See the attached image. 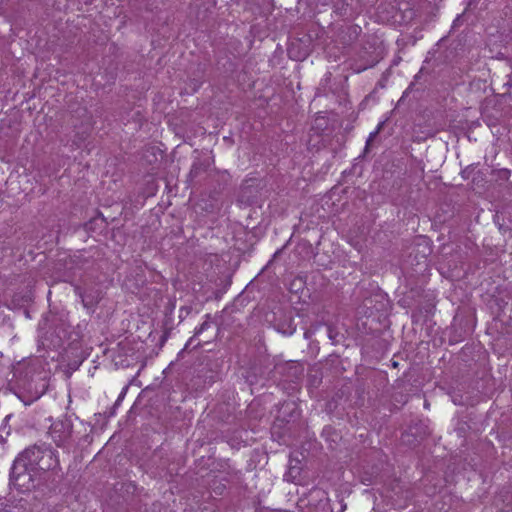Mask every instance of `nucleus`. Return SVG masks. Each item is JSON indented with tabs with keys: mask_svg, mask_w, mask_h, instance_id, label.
<instances>
[{
	"mask_svg": "<svg viewBox=\"0 0 512 512\" xmlns=\"http://www.w3.org/2000/svg\"><path fill=\"white\" fill-rule=\"evenodd\" d=\"M28 465H37L40 470L55 469L59 465L58 458L51 449H41L33 447L25 450L15 462V469L27 467Z\"/></svg>",
	"mask_w": 512,
	"mask_h": 512,
	"instance_id": "nucleus-1",
	"label": "nucleus"
},
{
	"mask_svg": "<svg viewBox=\"0 0 512 512\" xmlns=\"http://www.w3.org/2000/svg\"><path fill=\"white\" fill-rule=\"evenodd\" d=\"M72 434V424L68 419L55 421L50 427V435L57 446L64 445Z\"/></svg>",
	"mask_w": 512,
	"mask_h": 512,
	"instance_id": "nucleus-2",
	"label": "nucleus"
},
{
	"mask_svg": "<svg viewBox=\"0 0 512 512\" xmlns=\"http://www.w3.org/2000/svg\"><path fill=\"white\" fill-rule=\"evenodd\" d=\"M362 33V28L359 25H346L342 26L338 31V41L344 47L352 46Z\"/></svg>",
	"mask_w": 512,
	"mask_h": 512,
	"instance_id": "nucleus-3",
	"label": "nucleus"
},
{
	"mask_svg": "<svg viewBox=\"0 0 512 512\" xmlns=\"http://www.w3.org/2000/svg\"><path fill=\"white\" fill-rule=\"evenodd\" d=\"M287 54L294 61H303L308 57L309 49L302 40L294 39L288 44Z\"/></svg>",
	"mask_w": 512,
	"mask_h": 512,
	"instance_id": "nucleus-4",
	"label": "nucleus"
},
{
	"mask_svg": "<svg viewBox=\"0 0 512 512\" xmlns=\"http://www.w3.org/2000/svg\"><path fill=\"white\" fill-rule=\"evenodd\" d=\"M415 256H430L432 253V242L429 237L419 235L414 239Z\"/></svg>",
	"mask_w": 512,
	"mask_h": 512,
	"instance_id": "nucleus-5",
	"label": "nucleus"
},
{
	"mask_svg": "<svg viewBox=\"0 0 512 512\" xmlns=\"http://www.w3.org/2000/svg\"><path fill=\"white\" fill-rule=\"evenodd\" d=\"M107 225L106 219L101 214H98L85 223L84 227L88 233L100 234L107 228Z\"/></svg>",
	"mask_w": 512,
	"mask_h": 512,
	"instance_id": "nucleus-6",
	"label": "nucleus"
},
{
	"mask_svg": "<svg viewBox=\"0 0 512 512\" xmlns=\"http://www.w3.org/2000/svg\"><path fill=\"white\" fill-rule=\"evenodd\" d=\"M352 0H332L329 5L332 6L333 12L341 17L347 16L350 10Z\"/></svg>",
	"mask_w": 512,
	"mask_h": 512,
	"instance_id": "nucleus-7",
	"label": "nucleus"
},
{
	"mask_svg": "<svg viewBox=\"0 0 512 512\" xmlns=\"http://www.w3.org/2000/svg\"><path fill=\"white\" fill-rule=\"evenodd\" d=\"M312 253V246L306 241H300L295 245L294 256H307Z\"/></svg>",
	"mask_w": 512,
	"mask_h": 512,
	"instance_id": "nucleus-8",
	"label": "nucleus"
},
{
	"mask_svg": "<svg viewBox=\"0 0 512 512\" xmlns=\"http://www.w3.org/2000/svg\"><path fill=\"white\" fill-rule=\"evenodd\" d=\"M205 165L201 161H195L192 164V167L190 169V172L188 174V178L192 181L196 177H198L201 173L205 171Z\"/></svg>",
	"mask_w": 512,
	"mask_h": 512,
	"instance_id": "nucleus-9",
	"label": "nucleus"
},
{
	"mask_svg": "<svg viewBox=\"0 0 512 512\" xmlns=\"http://www.w3.org/2000/svg\"><path fill=\"white\" fill-rule=\"evenodd\" d=\"M26 478L28 480H30V475L28 473H19L17 476H15L13 478L14 485H16L22 489L29 490L30 485H26V483H25Z\"/></svg>",
	"mask_w": 512,
	"mask_h": 512,
	"instance_id": "nucleus-10",
	"label": "nucleus"
},
{
	"mask_svg": "<svg viewBox=\"0 0 512 512\" xmlns=\"http://www.w3.org/2000/svg\"><path fill=\"white\" fill-rule=\"evenodd\" d=\"M377 63V60L376 59H372V60H366V62L364 64H360L357 68H356V71L357 72H361V71H364L370 67H373L375 64Z\"/></svg>",
	"mask_w": 512,
	"mask_h": 512,
	"instance_id": "nucleus-11",
	"label": "nucleus"
},
{
	"mask_svg": "<svg viewBox=\"0 0 512 512\" xmlns=\"http://www.w3.org/2000/svg\"><path fill=\"white\" fill-rule=\"evenodd\" d=\"M383 126V123H380L377 127V129L374 132H371L367 141H366V147H368L371 143V141L376 137V135L380 132L381 128Z\"/></svg>",
	"mask_w": 512,
	"mask_h": 512,
	"instance_id": "nucleus-12",
	"label": "nucleus"
},
{
	"mask_svg": "<svg viewBox=\"0 0 512 512\" xmlns=\"http://www.w3.org/2000/svg\"><path fill=\"white\" fill-rule=\"evenodd\" d=\"M239 239H236L235 248L242 254L250 252V249H244L240 245H238Z\"/></svg>",
	"mask_w": 512,
	"mask_h": 512,
	"instance_id": "nucleus-13",
	"label": "nucleus"
},
{
	"mask_svg": "<svg viewBox=\"0 0 512 512\" xmlns=\"http://www.w3.org/2000/svg\"><path fill=\"white\" fill-rule=\"evenodd\" d=\"M319 5L328 6L332 0H316Z\"/></svg>",
	"mask_w": 512,
	"mask_h": 512,
	"instance_id": "nucleus-14",
	"label": "nucleus"
},
{
	"mask_svg": "<svg viewBox=\"0 0 512 512\" xmlns=\"http://www.w3.org/2000/svg\"><path fill=\"white\" fill-rule=\"evenodd\" d=\"M286 247H283L282 249H278L276 250L274 253H273V257H276V256H280L283 252V250L285 249Z\"/></svg>",
	"mask_w": 512,
	"mask_h": 512,
	"instance_id": "nucleus-15",
	"label": "nucleus"
},
{
	"mask_svg": "<svg viewBox=\"0 0 512 512\" xmlns=\"http://www.w3.org/2000/svg\"><path fill=\"white\" fill-rule=\"evenodd\" d=\"M297 282L299 283V285H302V280L301 279L295 280L293 285H296Z\"/></svg>",
	"mask_w": 512,
	"mask_h": 512,
	"instance_id": "nucleus-16",
	"label": "nucleus"
},
{
	"mask_svg": "<svg viewBox=\"0 0 512 512\" xmlns=\"http://www.w3.org/2000/svg\"><path fill=\"white\" fill-rule=\"evenodd\" d=\"M82 302L84 303L85 306H87L89 304L85 298L82 299Z\"/></svg>",
	"mask_w": 512,
	"mask_h": 512,
	"instance_id": "nucleus-17",
	"label": "nucleus"
},
{
	"mask_svg": "<svg viewBox=\"0 0 512 512\" xmlns=\"http://www.w3.org/2000/svg\"><path fill=\"white\" fill-rule=\"evenodd\" d=\"M479 0H469V4H472L473 2H478Z\"/></svg>",
	"mask_w": 512,
	"mask_h": 512,
	"instance_id": "nucleus-18",
	"label": "nucleus"
}]
</instances>
